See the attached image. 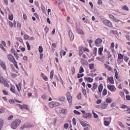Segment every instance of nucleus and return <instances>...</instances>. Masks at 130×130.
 I'll list each match as a JSON object with an SVG mask.
<instances>
[{
  "label": "nucleus",
  "instance_id": "f257e3e1",
  "mask_svg": "<svg viewBox=\"0 0 130 130\" xmlns=\"http://www.w3.org/2000/svg\"><path fill=\"white\" fill-rule=\"evenodd\" d=\"M7 58L9 60V61L14 64V67L16 68V69H18V66L17 64V62L16 61L15 58L14 57L11 55L9 54L7 55Z\"/></svg>",
  "mask_w": 130,
  "mask_h": 130
},
{
  "label": "nucleus",
  "instance_id": "f03ea898",
  "mask_svg": "<svg viewBox=\"0 0 130 130\" xmlns=\"http://www.w3.org/2000/svg\"><path fill=\"white\" fill-rule=\"evenodd\" d=\"M21 120H19V119H16V120H15L12 122V123H11V127L13 129H16L21 123Z\"/></svg>",
  "mask_w": 130,
  "mask_h": 130
},
{
  "label": "nucleus",
  "instance_id": "7ed1b4c3",
  "mask_svg": "<svg viewBox=\"0 0 130 130\" xmlns=\"http://www.w3.org/2000/svg\"><path fill=\"white\" fill-rule=\"evenodd\" d=\"M0 83L3 84L5 87L9 88L10 85L4 77L0 76Z\"/></svg>",
  "mask_w": 130,
  "mask_h": 130
},
{
  "label": "nucleus",
  "instance_id": "20e7f679",
  "mask_svg": "<svg viewBox=\"0 0 130 130\" xmlns=\"http://www.w3.org/2000/svg\"><path fill=\"white\" fill-rule=\"evenodd\" d=\"M108 89L112 92H115L117 90V88L114 85H107Z\"/></svg>",
  "mask_w": 130,
  "mask_h": 130
},
{
  "label": "nucleus",
  "instance_id": "39448f33",
  "mask_svg": "<svg viewBox=\"0 0 130 130\" xmlns=\"http://www.w3.org/2000/svg\"><path fill=\"white\" fill-rule=\"evenodd\" d=\"M103 23L106 25L110 27L113 26L112 23L110 20H104L103 21Z\"/></svg>",
  "mask_w": 130,
  "mask_h": 130
},
{
  "label": "nucleus",
  "instance_id": "423d86ee",
  "mask_svg": "<svg viewBox=\"0 0 130 130\" xmlns=\"http://www.w3.org/2000/svg\"><path fill=\"white\" fill-rule=\"evenodd\" d=\"M32 126L31 123H26L22 127H20L21 130H23L24 128H30Z\"/></svg>",
  "mask_w": 130,
  "mask_h": 130
},
{
  "label": "nucleus",
  "instance_id": "0eeeda50",
  "mask_svg": "<svg viewBox=\"0 0 130 130\" xmlns=\"http://www.w3.org/2000/svg\"><path fill=\"white\" fill-rule=\"evenodd\" d=\"M66 95H67V100L69 103H71L73 101V97L70 95V92H68L66 93Z\"/></svg>",
  "mask_w": 130,
  "mask_h": 130
},
{
  "label": "nucleus",
  "instance_id": "6e6552de",
  "mask_svg": "<svg viewBox=\"0 0 130 130\" xmlns=\"http://www.w3.org/2000/svg\"><path fill=\"white\" fill-rule=\"evenodd\" d=\"M17 105L22 110L23 109H25L27 110L28 109V105H25V104L21 105V104H18Z\"/></svg>",
  "mask_w": 130,
  "mask_h": 130
},
{
  "label": "nucleus",
  "instance_id": "1a4fd4ad",
  "mask_svg": "<svg viewBox=\"0 0 130 130\" xmlns=\"http://www.w3.org/2000/svg\"><path fill=\"white\" fill-rule=\"evenodd\" d=\"M83 51H84V47H79L78 48V52L79 53V56L81 57L82 55L83 54Z\"/></svg>",
  "mask_w": 130,
  "mask_h": 130
},
{
  "label": "nucleus",
  "instance_id": "9d476101",
  "mask_svg": "<svg viewBox=\"0 0 130 130\" xmlns=\"http://www.w3.org/2000/svg\"><path fill=\"white\" fill-rule=\"evenodd\" d=\"M16 86L18 91L19 92H20L22 89V83L21 82H19L18 84H16Z\"/></svg>",
  "mask_w": 130,
  "mask_h": 130
},
{
  "label": "nucleus",
  "instance_id": "9b49d317",
  "mask_svg": "<svg viewBox=\"0 0 130 130\" xmlns=\"http://www.w3.org/2000/svg\"><path fill=\"white\" fill-rule=\"evenodd\" d=\"M84 80L89 83H92L93 82V79L91 77H84Z\"/></svg>",
  "mask_w": 130,
  "mask_h": 130
},
{
  "label": "nucleus",
  "instance_id": "f8f14e48",
  "mask_svg": "<svg viewBox=\"0 0 130 130\" xmlns=\"http://www.w3.org/2000/svg\"><path fill=\"white\" fill-rule=\"evenodd\" d=\"M69 37H70V40L71 41H73V40L74 39V35L73 34L72 30H69Z\"/></svg>",
  "mask_w": 130,
  "mask_h": 130
},
{
  "label": "nucleus",
  "instance_id": "ddd939ff",
  "mask_svg": "<svg viewBox=\"0 0 130 130\" xmlns=\"http://www.w3.org/2000/svg\"><path fill=\"white\" fill-rule=\"evenodd\" d=\"M92 117V115L90 114V113H87L86 114H85V115H83V118H85V119H90Z\"/></svg>",
  "mask_w": 130,
  "mask_h": 130
},
{
  "label": "nucleus",
  "instance_id": "4468645a",
  "mask_svg": "<svg viewBox=\"0 0 130 130\" xmlns=\"http://www.w3.org/2000/svg\"><path fill=\"white\" fill-rule=\"evenodd\" d=\"M102 42V40L99 38H98L95 40L94 44H95L96 46H98L99 44H101Z\"/></svg>",
  "mask_w": 130,
  "mask_h": 130
},
{
  "label": "nucleus",
  "instance_id": "2eb2a0df",
  "mask_svg": "<svg viewBox=\"0 0 130 130\" xmlns=\"http://www.w3.org/2000/svg\"><path fill=\"white\" fill-rule=\"evenodd\" d=\"M97 87H98V84L94 82L92 84V87H91V90L92 91H94L96 89Z\"/></svg>",
  "mask_w": 130,
  "mask_h": 130
},
{
  "label": "nucleus",
  "instance_id": "dca6fc26",
  "mask_svg": "<svg viewBox=\"0 0 130 130\" xmlns=\"http://www.w3.org/2000/svg\"><path fill=\"white\" fill-rule=\"evenodd\" d=\"M104 50V48L102 47L99 48L98 49V54H99V55L102 56L103 55V51Z\"/></svg>",
  "mask_w": 130,
  "mask_h": 130
},
{
  "label": "nucleus",
  "instance_id": "f3484780",
  "mask_svg": "<svg viewBox=\"0 0 130 130\" xmlns=\"http://www.w3.org/2000/svg\"><path fill=\"white\" fill-rule=\"evenodd\" d=\"M111 84H114V80L113 77H109L107 79Z\"/></svg>",
  "mask_w": 130,
  "mask_h": 130
},
{
  "label": "nucleus",
  "instance_id": "a211bd4d",
  "mask_svg": "<svg viewBox=\"0 0 130 130\" xmlns=\"http://www.w3.org/2000/svg\"><path fill=\"white\" fill-rule=\"evenodd\" d=\"M104 66L109 71H112V68L109 65L107 64V63H105Z\"/></svg>",
  "mask_w": 130,
  "mask_h": 130
},
{
  "label": "nucleus",
  "instance_id": "6ab92c4d",
  "mask_svg": "<svg viewBox=\"0 0 130 130\" xmlns=\"http://www.w3.org/2000/svg\"><path fill=\"white\" fill-rule=\"evenodd\" d=\"M81 62L83 65H84V66H87L88 64L87 61L84 59L83 58L81 59Z\"/></svg>",
  "mask_w": 130,
  "mask_h": 130
},
{
  "label": "nucleus",
  "instance_id": "aec40b11",
  "mask_svg": "<svg viewBox=\"0 0 130 130\" xmlns=\"http://www.w3.org/2000/svg\"><path fill=\"white\" fill-rule=\"evenodd\" d=\"M10 91L13 93L16 94V91L15 87H14V85H12L11 87H10Z\"/></svg>",
  "mask_w": 130,
  "mask_h": 130
},
{
  "label": "nucleus",
  "instance_id": "412c9836",
  "mask_svg": "<svg viewBox=\"0 0 130 130\" xmlns=\"http://www.w3.org/2000/svg\"><path fill=\"white\" fill-rule=\"evenodd\" d=\"M103 89V85L102 84L99 85L98 91L100 93H101Z\"/></svg>",
  "mask_w": 130,
  "mask_h": 130
},
{
  "label": "nucleus",
  "instance_id": "4be33fe9",
  "mask_svg": "<svg viewBox=\"0 0 130 130\" xmlns=\"http://www.w3.org/2000/svg\"><path fill=\"white\" fill-rule=\"evenodd\" d=\"M76 31H77V33H78L79 34L84 35L83 30L80 28L76 29Z\"/></svg>",
  "mask_w": 130,
  "mask_h": 130
},
{
  "label": "nucleus",
  "instance_id": "5701e85b",
  "mask_svg": "<svg viewBox=\"0 0 130 130\" xmlns=\"http://www.w3.org/2000/svg\"><path fill=\"white\" fill-rule=\"evenodd\" d=\"M1 66L2 67V68L6 70V69H7V67H6V63H5V62L4 61H1Z\"/></svg>",
  "mask_w": 130,
  "mask_h": 130
},
{
  "label": "nucleus",
  "instance_id": "b1692460",
  "mask_svg": "<svg viewBox=\"0 0 130 130\" xmlns=\"http://www.w3.org/2000/svg\"><path fill=\"white\" fill-rule=\"evenodd\" d=\"M49 107L52 109L55 107L54 101H52L49 103Z\"/></svg>",
  "mask_w": 130,
  "mask_h": 130
},
{
  "label": "nucleus",
  "instance_id": "393cba45",
  "mask_svg": "<svg viewBox=\"0 0 130 130\" xmlns=\"http://www.w3.org/2000/svg\"><path fill=\"white\" fill-rule=\"evenodd\" d=\"M66 53H67L65 51H64L63 50H61L60 51V55L61 57V58H62V55L64 56V55H66Z\"/></svg>",
  "mask_w": 130,
  "mask_h": 130
},
{
  "label": "nucleus",
  "instance_id": "a878e982",
  "mask_svg": "<svg viewBox=\"0 0 130 130\" xmlns=\"http://www.w3.org/2000/svg\"><path fill=\"white\" fill-rule=\"evenodd\" d=\"M113 100L112 99L108 97L106 99V102L109 104H111Z\"/></svg>",
  "mask_w": 130,
  "mask_h": 130
},
{
  "label": "nucleus",
  "instance_id": "bb28decb",
  "mask_svg": "<svg viewBox=\"0 0 130 130\" xmlns=\"http://www.w3.org/2000/svg\"><path fill=\"white\" fill-rule=\"evenodd\" d=\"M42 76L44 81H48V79L47 77L43 73H42Z\"/></svg>",
  "mask_w": 130,
  "mask_h": 130
},
{
  "label": "nucleus",
  "instance_id": "cd10ccee",
  "mask_svg": "<svg viewBox=\"0 0 130 130\" xmlns=\"http://www.w3.org/2000/svg\"><path fill=\"white\" fill-rule=\"evenodd\" d=\"M80 123L81 125L83 127H86L89 125L87 124V123H85V122H83V121H80Z\"/></svg>",
  "mask_w": 130,
  "mask_h": 130
},
{
  "label": "nucleus",
  "instance_id": "c85d7f7f",
  "mask_svg": "<svg viewBox=\"0 0 130 130\" xmlns=\"http://www.w3.org/2000/svg\"><path fill=\"white\" fill-rule=\"evenodd\" d=\"M108 91L106 89H104L102 92V95L103 96H106L107 95Z\"/></svg>",
  "mask_w": 130,
  "mask_h": 130
},
{
  "label": "nucleus",
  "instance_id": "c756f323",
  "mask_svg": "<svg viewBox=\"0 0 130 130\" xmlns=\"http://www.w3.org/2000/svg\"><path fill=\"white\" fill-rule=\"evenodd\" d=\"M4 125V121L0 119V130H2L3 126Z\"/></svg>",
  "mask_w": 130,
  "mask_h": 130
},
{
  "label": "nucleus",
  "instance_id": "7c9ffc66",
  "mask_svg": "<svg viewBox=\"0 0 130 130\" xmlns=\"http://www.w3.org/2000/svg\"><path fill=\"white\" fill-rule=\"evenodd\" d=\"M83 72H84V70L83 67L81 66L80 67L79 73V74H82Z\"/></svg>",
  "mask_w": 130,
  "mask_h": 130
},
{
  "label": "nucleus",
  "instance_id": "2f4dec72",
  "mask_svg": "<svg viewBox=\"0 0 130 130\" xmlns=\"http://www.w3.org/2000/svg\"><path fill=\"white\" fill-rule=\"evenodd\" d=\"M61 112L63 114H66L68 113V110L66 109L63 108V109H62L61 110Z\"/></svg>",
  "mask_w": 130,
  "mask_h": 130
},
{
  "label": "nucleus",
  "instance_id": "473e14b6",
  "mask_svg": "<svg viewBox=\"0 0 130 130\" xmlns=\"http://www.w3.org/2000/svg\"><path fill=\"white\" fill-rule=\"evenodd\" d=\"M115 78L117 80H119V77L118 76V73L117 71H115Z\"/></svg>",
  "mask_w": 130,
  "mask_h": 130
},
{
  "label": "nucleus",
  "instance_id": "72a5a7b5",
  "mask_svg": "<svg viewBox=\"0 0 130 130\" xmlns=\"http://www.w3.org/2000/svg\"><path fill=\"white\" fill-rule=\"evenodd\" d=\"M89 68L90 70H93L94 68V64L92 63V64H89Z\"/></svg>",
  "mask_w": 130,
  "mask_h": 130
},
{
  "label": "nucleus",
  "instance_id": "f704fd0d",
  "mask_svg": "<svg viewBox=\"0 0 130 130\" xmlns=\"http://www.w3.org/2000/svg\"><path fill=\"white\" fill-rule=\"evenodd\" d=\"M54 107H55L59 106L60 105V103L58 102L54 101Z\"/></svg>",
  "mask_w": 130,
  "mask_h": 130
},
{
  "label": "nucleus",
  "instance_id": "c9c22d12",
  "mask_svg": "<svg viewBox=\"0 0 130 130\" xmlns=\"http://www.w3.org/2000/svg\"><path fill=\"white\" fill-rule=\"evenodd\" d=\"M118 57L119 60H121V59H123L124 56L122 54H118Z\"/></svg>",
  "mask_w": 130,
  "mask_h": 130
},
{
  "label": "nucleus",
  "instance_id": "e433bc0d",
  "mask_svg": "<svg viewBox=\"0 0 130 130\" xmlns=\"http://www.w3.org/2000/svg\"><path fill=\"white\" fill-rule=\"evenodd\" d=\"M97 50H98V49L96 47L94 48L93 54L95 56H96L97 55Z\"/></svg>",
  "mask_w": 130,
  "mask_h": 130
},
{
  "label": "nucleus",
  "instance_id": "4c0bfd02",
  "mask_svg": "<svg viewBox=\"0 0 130 130\" xmlns=\"http://www.w3.org/2000/svg\"><path fill=\"white\" fill-rule=\"evenodd\" d=\"M15 57L16 58V60H18L19 59V56L18 53L16 52L15 53H13Z\"/></svg>",
  "mask_w": 130,
  "mask_h": 130
},
{
  "label": "nucleus",
  "instance_id": "58836bf2",
  "mask_svg": "<svg viewBox=\"0 0 130 130\" xmlns=\"http://www.w3.org/2000/svg\"><path fill=\"white\" fill-rule=\"evenodd\" d=\"M82 92L83 95H86L87 92L85 89L82 88Z\"/></svg>",
  "mask_w": 130,
  "mask_h": 130
},
{
  "label": "nucleus",
  "instance_id": "ea45409f",
  "mask_svg": "<svg viewBox=\"0 0 130 130\" xmlns=\"http://www.w3.org/2000/svg\"><path fill=\"white\" fill-rule=\"evenodd\" d=\"M84 76V74H77V78L79 79L83 77Z\"/></svg>",
  "mask_w": 130,
  "mask_h": 130
},
{
  "label": "nucleus",
  "instance_id": "a19ab883",
  "mask_svg": "<svg viewBox=\"0 0 130 130\" xmlns=\"http://www.w3.org/2000/svg\"><path fill=\"white\" fill-rule=\"evenodd\" d=\"M3 93L4 95H9V91H7L6 90H3Z\"/></svg>",
  "mask_w": 130,
  "mask_h": 130
},
{
  "label": "nucleus",
  "instance_id": "79ce46f5",
  "mask_svg": "<svg viewBox=\"0 0 130 130\" xmlns=\"http://www.w3.org/2000/svg\"><path fill=\"white\" fill-rule=\"evenodd\" d=\"M71 72H72V75H75L76 72V69L75 67H72V68L71 69Z\"/></svg>",
  "mask_w": 130,
  "mask_h": 130
},
{
  "label": "nucleus",
  "instance_id": "37998d69",
  "mask_svg": "<svg viewBox=\"0 0 130 130\" xmlns=\"http://www.w3.org/2000/svg\"><path fill=\"white\" fill-rule=\"evenodd\" d=\"M59 99L60 102H64L65 101V96H60Z\"/></svg>",
  "mask_w": 130,
  "mask_h": 130
},
{
  "label": "nucleus",
  "instance_id": "c03bdc74",
  "mask_svg": "<svg viewBox=\"0 0 130 130\" xmlns=\"http://www.w3.org/2000/svg\"><path fill=\"white\" fill-rule=\"evenodd\" d=\"M53 76H54V71L52 70V71H51V73H50V78H51V79H53Z\"/></svg>",
  "mask_w": 130,
  "mask_h": 130
},
{
  "label": "nucleus",
  "instance_id": "a18cd8bd",
  "mask_svg": "<svg viewBox=\"0 0 130 130\" xmlns=\"http://www.w3.org/2000/svg\"><path fill=\"white\" fill-rule=\"evenodd\" d=\"M73 112L74 113V114L78 115H80L81 114V113H80V112H78V111H77V110H74V111H73Z\"/></svg>",
  "mask_w": 130,
  "mask_h": 130
},
{
  "label": "nucleus",
  "instance_id": "49530a36",
  "mask_svg": "<svg viewBox=\"0 0 130 130\" xmlns=\"http://www.w3.org/2000/svg\"><path fill=\"white\" fill-rule=\"evenodd\" d=\"M39 51L40 53H42L43 51V48L41 46H39Z\"/></svg>",
  "mask_w": 130,
  "mask_h": 130
},
{
  "label": "nucleus",
  "instance_id": "de8ad7c7",
  "mask_svg": "<svg viewBox=\"0 0 130 130\" xmlns=\"http://www.w3.org/2000/svg\"><path fill=\"white\" fill-rule=\"evenodd\" d=\"M41 8V9H42L43 12L44 13H45L46 12V9L45 8V7L43 5H42Z\"/></svg>",
  "mask_w": 130,
  "mask_h": 130
},
{
  "label": "nucleus",
  "instance_id": "09e8293b",
  "mask_svg": "<svg viewBox=\"0 0 130 130\" xmlns=\"http://www.w3.org/2000/svg\"><path fill=\"white\" fill-rule=\"evenodd\" d=\"M26 45H27V49L28 50H30V46L28 43V42H26Z\"/></svg>",
  "mask_w": 130,
  "mask_h": 130
},
{
  "label": "nucleus",
  "instance_id": "8fccbe9b",
  "mask_svg": "<svg viewBox=\"0 0 130 130\" xmlns=\"http://www.w3.org/2000/svg\"><path fill=\"white\" fill-rule=\"evenodd\" d=\"M122 9L125 11H128L129 9L128 8L127 6H124L123 7H122Z\"/></svg>",
  "mask_w": 130,
  "mask_h": 130
},
{
  "label": "nucleus",
  "instance_id": "3c124183",
  "mask_svg": "<svg viewBox=\"0 0 130 130\" xmlns=\"http://www.w3.org/2000/svg\"><path fill=\"white\" fill-rule=\"evenodd\" d=\"M92 113L93 114V117L95 118H98V115H97V114H96L95 113H94V111H92Z\"/></svg>",
  "mask_w": 130,
  "mask_h": 130
},
{
  "label": "nucleus",
  "instance_id": "603ef678",
  "mask_svg": "<svg viewBox=\"0 0 130 130\" xmlns=\"http://www.w3.org/2000/svg\"><path fill=\"white\" fill-rule=\"evenodd\" d=\"M104 124L105 126H109L110 124L109 121H105Z\"/></svg>",
  "mask_w": 130,
  "mask_h": 130
},
{
  "label": "nucleus",
  "instance_id": "864d4df0",
  "mask_svg": "<svg viewBox=\"0 0 130 130\" xmlns=\"http://www.w3.org/2000/svg\"><path fill=\"white\" fill-rule=\"evenodd\" d=\"M77 98L78 100H81L82 99V94L81 93H79L78 95H77Z\"/></svg>",
  "mask_w": 130,
  "mask_h": 130
},
{
  "label": "nucleus",
  "instance_id": "5fc2aeb1",
  "mask_svg": "<svg viewBox=\"0 0 130 130\" xmlns=\"http://www.w3.org/2000/svg\"><path fill=\"white\" fill-rule=\"evenodd\" d=\"M72 121L73 122V124H74V125H76L77 124V121L75 118H73V119H72Z\"/></svg>",
  "mask_w": 130,
  "mask_h": 130
},
{
  "label": "nucleus",
  "instance_id": "6e6d98bb",
  "mask_svg": "<svg viewBox=\"0 0 130 130\" xmlns=\"http://www.w3.org/2000/svg\"><path fill=\"white\" fill-rule=\"evenodd\" d=\"M116 106V103L115 102H113L111 104V107L112 108H114Z\"/></svg>",
  "mask_w": 130,
  "mask_h": 130
},
{
  "label": "nucleus",
  "instance_id": "4d7b16f0",
  "mask_svg": "<svg viewBox=\"0 0 130 130\" xmlns=\"http://www.w3.org/2000/svg\"><path fill=\"white\" fill-rule=\"evenodd\" d=\"M115 47V44L114 43H112L111 44L110 48L111 49H113Z\"/></svg>",
  "mask_w": 130,
  "mask_h": 130
},
{
  "label": "nucleus",
  "instance_id": "13d9d810",
  "mask_svg": "<svg viewBox=\"0 0 130 130\" xmlns=\"http://www.w3.org/2000/svg\"><path fill=\"white\" fill-rule=\"evenodd\" d=\"M83 50L84 52H89L90 51L89 49L86 47H84Z\"/></svg>",
  "mask_w": 130,
  "mask_h": 130
},
{
  "label": "nucleus",
  "instance_id": "bf43d9fd",
  "mask_svg": "<svg viewBox=\"0 0 130 130\" xmlns=\"http://www.w3.org/2000/svg\"><path fill=\"white\" fill-rule=\"evenodd\" d=\"M109 17L110 19H112L113 20H114V19L115 18V17L113 15H111V14H110L109 15Z\"/></svg>",
  "mask_w": 130,
  "mask_h": 130
},
{
  "label": "nucleus",
  "instance_id": "052dcab7",
  "mask_svg": "<svg viewBox=\"0 0 130 130\" xmlns=\"http://www.w3.org/2000/svg\"><path fill=\"white\" fill-rule=\"evenodd\" d=\"M68 127H69V124H68V123H65V124L64 125V128L65 129H68Z\"/></svg>",
  "mask_w": 130,
  "mask_h": 130
},
{
  "label": "nucleus",
  "instance_id": "680f3d73",
  "mask_svg": "<svg viewBox=\"0 0 130 130\" xmlns=\"http://www.w3.org/2000/svg\"><path fill=\"white\" fill-rule=\"evenodd\" d=\"M9 103H10V104H13L15 103V101H14V100L10 99V100H9Z\"/></svg>",
  "mask_w": 130,
  "mask_h": 130
},
{
  "label": "nucleus",
  "instance_id": "e2e57ef3",
  "mask_svg": "<svg viewBox=\"0 0 130 130\" xmlns=\"http://www.w3.org/2000/svg\"><path fill=\"white\" fill-rule=\"evenodd\" d=\"M9 19L10 20H13V15H9Z\"/></svg>",
  "mask_w": 130,
  "mask_h": 130
},
{
  "label": "nucleus",
  "instance_id": "0e129e2a",
  "mask_svg": "<svg viewBox=\"0 0 130 130\" xmlns=\"http://www.w3.org/2000/svg\"><path fill=\"white\" fill-rule=\"evenodd\" d=\"M126 99L127 101H130V95H126Z\"/></svg>",
  "mask_w": 130,
  "mask_h": 130
},
{
  "label": "nucleus",
  "instance_id": "69168bd1",
  "mask_svg": "<svg viewBox=\"0 0 130 130\" xmlns=\"http://www.w3.org/2000/svg\"><path fill=\"white\" fill-rule=\"evenodd\" d=\"M16 39H17V40L19 41L20 42H23V40L21 38H16Z\"/></svg>",
  "mask_w": 130,
  "mask_h": 130
},
{
  "label": "nucleus",
  "instance_id": "338daca9",
  "mask_svg": "<svg viewBox=\"0 0 130 130\" xmlns=\"http://www.w3.org/2000/svg\"><path fill=\"white\" fill-rule=\"evenodd\" d=\"M29 38V36L27 35H25L24 36V40H27Z\"/></svg>",
  "mask_w": 130,
  "mask_h": 130
},
{
  "label": "nucleus",
  "instance_id": "774afa93",
  "mask_svg": "<svg viewBox=\"0 0 130 130\" xmlns=\"http://www.w3.org/2000/svg\"><path fill=\"white\" fill-rule=\"evenodd\" d=\"M9 24L10 27H11V28L13 27V23H12V22L9 21Z\"/></svg>",
  "mask_w": 130,
  "mask_h": 130
}]
</instances>
